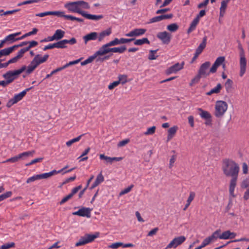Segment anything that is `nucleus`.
I'll return each instance as SVG.
<instances>
[{
    "label": "nucleus",
    "mask_w": 249,
    "mask_h": 249,
    "mask_svg": "<svg viewBox=\"0 0 249 249\" xmlns=\"http://www.w3.org/2000/svg\"><path fill=\"white\" fill-rule=\"evenodd\" d=\"M104 181V177L102 175V172H101L97 176L96 178L93 183V184L90 187V189H93L100 183L103 182Z\"/></svg>",
    "instance_id": "nucleus-25"
},
{
    "label": "nucleus",
    "mask_w": 249,
    "mask_h": 249,
    "mask_svg": "<svg viewBox=\"0 0 249 249\" xmlns=\"http://www.w3.org/2000/svg\"><path fill=\"white\" fill-rule=\"evenodd\" d=\"M158 230H159V229L158 228H155L152 229L148 232L147 236H152L154 235H155L157 233Z\"/></svg>",
    "instance_id": "nucleus-64"
},
{
    "label": "nucleus",
    "mask_w": 249,
    "mask_h": 249,
    "mask_svg": "<svg viewBox=\"0 0 249 249\" xmlns=\"http://www.w3.org/2000/svg\"><path fill=\"white\" fill-rule=\"evenodd\" d=\"M249 186V178L244 179L241 184V187L243 188H246Z\"/></svg>",
    "instance_id": "nucleus-57"
},
{
    "label": "nucleus",
    "mask_w": 249,
    "mask_h": 249,
    "mask_svg": "<svg viewBox=\"0 0 249 249\" xmlns=\"http://www.w3.org/2000/svg\"><path fill=\"white\" fill-rule=\"evenodd\" d=\"M129 142V139H125L122 141H120L118 144V146L119 147H122L124 146L125 144H127Z\"/></svg>",
    "instance_id": "nucleus-63"
},
{
    "label": "nucleus",
    "mask_w": 249,
    "mask_h": 249,
    "mask_svg": "<svg viewBox=\"0 0 249 249\" xmlns=\"http://www.w3.org/2000/svg\"><path fill=\"white\" fill-rule=\"evenodd\" d=\"M202 76H200L199 74H198L197 75H196L191 81V82L190 83V86L191 87L192 86H193L194 85L198 83L199 81H200V78Z\"/></svg>",
    "instance_id": "nucleus-46"
},
{
    "label": "nucleus",
    "mask_w": 249,
    "mask_h": 249,
    "mask_svg": "<svg viewBox=\"0 0 249 249\" xmlns=\"http://www.w3.org/2000/svg\"><path fill=\"white\" fill-rule=\"evenodd\" d=\"M42 179H45L43 173L41 174H39V175H35L29 178L26 180V183H30L31 182H34L36 180Z\"/></svg>",
    "instance_id": "nucleus-29"
},
{
    "label": "nucleus",
    "mask_w": 249,
    "mask_h": 249,
    "mask_svg": "<svg viewBox=\"0 0 249 249\" xmlns=\"http://www.w3.org/2000/svg\"><path fill=\"white\" fill-rule=\"evenodd\" d=\"M72 214L89 218L90 217V210L88 208L82 207L77 211L73 212Z\"/></svg>",
    "instance_id": "nucleus-12"
},
{
    "label": "nucleus",
    "mask_w": 249,
    "mask_h": 249,
    "mask_svg": "<svg viewBox=\"0 0 249 249\" xmlns=\"http://www.w3.org/2000/svg\"><path fill=\"white\" fill-rule=\"evenodd\" d=\"M84 135V134H82L76 138H73V139L67 142H66L67 146L69 147V146H71L73 143L79 142L80 140V139H81L82 137Z\"/></svg>",
    "instance_id": "nucleus-42"
},
{
    "label": "nucleus",
    "mask_w": 249,
    "mask_h": 249,
    "mask_svg": "<svg viewBox=\"0 0 249 249\" xmlns=\"http://www.w3.org/2000/svg\"><path fill=\"white\" fill-rule=\"evenodd\" d=\"M28 46H27L26 49L28 51L31 48L36 46L38 45V42L36 41L33 40L31 41H28Z\"/></svg>",
    "instance_id": "nucleus-52"
},
{
    "label": "nucleus",
    "mask_w": 249,
    "mask_h": 249,
    "mask_svg": "<svg viewBox=\"0 0 249 249\" xmlns=\"http://www.w3.org/2000/svg\"><path fill=\"white\" fill-rule=\"evenodd\" d=\"M100 54H102V53H101L100 50H98L92 55L90 56L89 57H88V58H87L84 61L82 62L81 63V65L82 66H84L89 63L92 62L94 59H95V57L97 56V55H100Z\"/></svg>",
    "instance_id": "nucleus-24"
},
{
    "label": "nucleus",
    "mask_w": 249,
    "mask_h": 249,
    "mask_svg": "<svg viewBox=\"0 0 249 249\" xmlns=\"http://www.w3.org/2000/svg\"><path fill=\"white\" fill-rule=\"evenodd\" d=\"M222 170L226 176L236 177L238 176L239 167L233 160L226 159L223 162Z\"/></svg>",
    "instance_id": "nucleus-3"
},
{
    "label": "nucleus",
    "mask_w": 249,
    "mask_h": 249,
    "mask_svg": "<svg viewBox=\"0 0 249 249\" xmlns=\"http://www.w3.org/2000/svg\"><path fill=\"white\" fill-rule=\"evenodd\" d=\"M222 89V85L221 84L218 83L217 84L216 87L211 89L209 91L206 93V95L208 96H210L213 94H218L220 93L221 90Z\"/></svg>",
    "instance_id": "nucleus-28"
},
{
    "label": "nucleus",
    "mask_w": 249,
    "mask_h": 249,
    "mask_svg": "<svg viewBox=\"0 0 249 249\" xmlns=\"http://www.w3.org/2000/svg\"><path fill=\"white\" fill-rule=\"evenodd\" d=\"M186 239V237L183 235L175 237L172 239V248H177L184 242Z\"/></svg>",
    "instance_id": "nucleus-16"
},
{
    "label": "nucleus",
    "mask_w": 249,
    "mask_h": 249,
    "mask_svg": "<svg viewBox=\"0 0 249 249\" xmlns=\"http://www.w3.org/2000/svg\"><path fill=\"white\" fill-rule=\"evenodd\" d=\"M146 31V30L145 29L137 28L126 34L125 36L129 37L139 36L144 34Z\"/></svg>",
    "instance_id": "nucleus-14"
},
{
    "label": "nucleus",
    "mask_w": 249,
    "mask_h": 249,
    "mask_svg": "<svg viewBox=\"0 0 249 249\" xmlns=\"http://www.w3.org/2000/svg\"><path fill=\"white\" fill-rule=\"evenodd\" d=\"M15 244L14 242L7 243L2 245L0 247V249H9L11 248H14Z\"/></svg>",
    "instance_id": "nucleus-47"
},
{
    "label": "nucleus",
    "mask_w": 249,
    "mask_h": 249,
    "mask_svg": "<svg viewBox=\"0 0 249 249\" xmlns=\"http://www.w3.org/2000/svg\"><path fill=\"white\" fill-rule=\"evenodd\" d=\"M82 188V185H79L74 188H73L71 190V192L70 194L71 196L72 197L74 195L77 193V192L81 189Z\"/></svg>",
    "instance_id": "nucleus-58"
},
{
    "label": "nucleus",
    "mask_w": 249,
    "mask_h": 249,
    "mask_svg": "<svg viewBox=\"0 0 249 249\" xmlns=\"http://www.w3.org/2000/svg\"><path fill=\"white\" fill-rule=\"evenodd\" d=\"M238 48L240 51L239 56H240V60H239V66H240V71H239V75L240 77H242L246 71V67H247V60L245 57V54L244 50L241 44V43L238 44Z\"/></svg>",
    "instance_id": "nucleus-6"
},
{
    "label": "nucleus",
    "mask_w": 249,
    "mask_h": 249,
    "mask_svg": "<svg viewBox=\"0 0 249 249\" xmlns=\"http://www.w3.org/2000/svg\"><path fill=\"white\" fill-rule=\"evenodd\" d=\"M220 231V230H216L214 232H213L211 235L204 239L202 242V244L204 247H205L206 246L210 245L212 243L215 242L218 238V234Z\"/></svg>",
    "instance_id": "nucleus-10"
},
{
    "label": "nucleus",
    "mask_w": 249,
    "mask_h": 249,
    "mask_svg": "<svg viewBox=\"0 0 249 249\" xmlns=\"http://www.w3.org/2000/svg\"><path fill=\"white\" fill-rule=\"evenodd\" d=\"M85 18L89 19V20H99L100 19H101L103 18V16L102 15H91L89 14H88L86 12L84 11L83 14H82V16Z\"/></svg>",
    "instance_id": "nucleus-23"
},
{
    "label": "nucleus",
    "mask_w": 249,
    "mask_h": 249,
    "mask_svg": "<svg viewBox=\"0 0 249 249\" xmlns=\"http://www.w3.org/2000/svg\"><path fill=\"white\" fill-rule=\"evenodd\" d=\"M21 34V32H17L16 33L10 34L6 36L3 40L4 41V43H6L7 42H10L11 43L14 42L17 40H19L18 37H16L18 36Z\"/></svg>",
    "instance_id": "nucleus-20"
},
{
    "label": "nucleus",
    "mask_w": 249,
    "mask_h": 249,
    "mask_svg": "<svg viewBox=\"0 0 249 249\" xmlns=\"http://www.w3.org/2000/svg\"><path fill=\"white\" fill-rule=\"evenodd\" d=\"M99 232H95L94 234H86L85 236L80 238L79 240L76 243L75 246L79 247L92 242L95 239L99 237Z\"/></svg>",
    "instance_id": "nucleus-7"
},
{
    "label": "nucleus",
    "mask_w": 249,
    "mask_h": 249,
    "mask_svg": "<svg viewBox=\"0 0 249 249\" xmlns=\"http://www.w3.org/2000/svg\"><path fill=\"white\" fill-rule=\"evenodd\" d=\"M118 81L120 84L124 85L127 82V76L125 74H120L118 76Z\"/></svg>",
    "instance_id": "nucleus-44"
},
{
    "label": "nucleus",
    "mask_w": 249,
    "mask_h": 249,
    "mask_svg": "<svg viewBox=\"0 0 249 249\" xmlns=\"http://www.w3.org/2000/svg\"><path fill=\"white\" fill-rule=\"evenodd\" d=\"M65 34V32L62 30H56L53 34L55 40H59L62 38L64 36Z\"/></svg>",
    "instance_id": "nucleus-33"
},
{
    "label": "nucleus",
    "mask_w": 249,
    "mask_h": 249,
    "mask_svg": "<svg viewBox=\"0 0 249 249\" xmlns=\"http://www.w3.org/2000/svg\"><path fill=\"white\" fill-rule=\"evenodd\" d=\"M195 196L196 194L195 192H191L189 194V196L187 199V202L191 204V202L194 200Z\"/></svg>",
    "instance_id": "nucleus-56"
},
{
    "label": "nucleus",
    "mask_w": 249,
    "mask_h": 249,
    "mask_svg": "<svg viewBox=\"0 0 249 249\" xmlns=\"http://www.w3.org/2000/svg\"><path fill=\"white\" fill-rule=\"evenodd\" d=\"M133 187H134V185L133 184H131V185H130L128 187L125 188L123 190L121 191L120 192V193H119V195L120 196H122L123 195H124L128 193L129 192H130L131 191V190H132V189Z\"/></svg>",
    "instance_id": "nucleus-49"
},
{
    "label": "nucleus",
    "mask_w": 249,
    "mask_h": 249,
    "mask_svg": "<svg viewBox=\"0 0 249 249\" xmlns=\"http://www.w3.org/2000/svg\"><path fill=\"white\" fill-rule=\"evenodd\" d=\"M32 88V87L23 90L22 91H21V92L17 94H15L12 98L10 99L7 102L6 104V107L8 108H10L14 104H17L18 102L21 101L23 99V98L25 96L27 92Z\"/></svg>",
    "instance_id": "nucleus-8"
},
{
    "label": "nucleus",
    "mask_w": 249,
    "mask_h": 249,
    "mask_svg": "<svg viewBox=\"0 0 249 249\" xmlns=\"http://www.w3.org/2000/svg\"><path fill=\"white\" fill-rule=\"evenodd\" d=\"M72 197L71 196L70 194H69L67 196H65L59 202L60 205H62L67 201H68Z\"/></svg>",
    "instance_id": "nucleus-61"
},
{
    "label": "nucleus",
    "mask_w": 249,
    "mask_h": 249,
    "mask_svg": "<svg viewBox=\"0 0 249 249\" xmlns=\"http://www.w3.org/2000/svg\"><path fill=\"white\" fill-rule=\"evenodd\" d=\"M156 126H153L151 127H149L147 128L146 131L144 132V134L145 135H152L155 133L156 131Z\"/></svg>",
    "instance_id": "nucleus-50"
},
{
    "label": "nucleus",
    "mask_w": 249,
    "mask_h": 249,
    "mask_svg": "<svg viewBox=\"0 0 249 249\" xmlns=\"http://www.w3.org/2000/svg\"><path fill=\"white\" fill-rule=\"evenodd\" d=\"M238 177H232L230 181V186H229V193L231 196L234 197V189L236 185V182Z\"/></svg>",
    "instance_id": "nucleus-21"
},
{
    "label": "nucleus",
    "mask_w": 249,
    "mask_h": 249,
    "mask_svg": "<svg viewBox=\"0 0 249 249\" xmlns=\"http://www.w3.org/2000/svg\"><path fill=\"white\" fill-rule=\"evenodd\" d=\"M98 33L97 32H91L83 36V39L85 43L90 40H95L98 37Z\"/></svg>",
    "instance_id": "nucleus-22"
},
{
    "label": "nucleus",
    "mask_w": 249,
    "mask_h": 249,
    "mask_svg": "<svg viewBox=\"0 0 249 249\" xmlns=\"http://www.w3.org/2000/svg\"><path fill=\"white\" fill-rule=\"evenodd\" d=\"M69 19L71 20H76L79 22H83L84 20L82 18H76L75 17L70 15V17H68Z\"/></svg>",
    "instance_id": "nucleus-62"
},
{
    "label": "nucleus",
    "mask_w": 249,
    "mask_h": 249,
    "mask_svg": "<svg viewBox=\"0 0 249 249\" xmlns=\"http://www.w3.org/2000/svg\"><path fill=\"white\" fill-rule=\"evenodd\" d=\"M157 51V50H150L149 51V54L148 55V58L149 60H155L158 57L157 55H155V54L156 53Z\"/></svg>",
    "instance_id": "nucleus-51"
},
{
    "label": "nucleus",
    "mask_w": 249,
    "mask_h": 249,
    "mask_svg": "<svg viewBox=\"0 0 249 249\" xmlns=\"http://www.w3.org/2000/svg\"><path fill=\"white\" fill-rule=\"evenodd\" d=\"M228 107V104L222 100H218L215 102L214 107V116L218 118L223 117Z\"/></svg>",
    "instance_id": "nucleus-4"
},
{
    "label": "nucleus",
    "mask_w": 249,
    "mask_h": 249,
    "mask_svg": "<svg viewBox=\"0 0 249 249\" xmlns=\"http://www.w3.org/2000/svg\"><path fill=\"white\" fill-rule=\"evenodd\" d=\"M49 57V55L48 54H45L43 56L37 54L35 56L32 61L38 66L40 64L45 63L48 60Z\"/></svg>",
    "instance_id": "nucleus-15"
},
{
    "label": "nucleus",
    "mask_w": 249,
    "mask_h": 249,
    "mask_svg": "<svg viewBox=\"0 0 249 249\" xmlns=\"http://www.w3.org/2000/svg\"><path fill=\"white\" fill-rule=\"evenodd\" d=\"M35 153V151H27L18 154L14 157L7 159L6 162H10L12 163H15L18 161L20 159H24L25 158L28 157L30 156H32Z\"/></svg>",
    "instance_id": "nucleus-9"
},
{
    "label": "nucleus",
    "mask_w": 249,
    "mask_h": 249,
    "mask_svg": "<svg viewBox=\"0 0 249 249\" xmlns=\"http://www.w3.org/2000/svg\"><path fill=\"white\" fill-rule=\"evenodd\" d=\"M67 41L65 39L62 40L54 43V48L58 49H64L67 48Z\"/></svg>",
    "instance_id": "nucleus-35"
},
{
    "label": "nucleus",
    "mask_w": 249,
    "mask_h": 249,
    "mask_svg": "<svg viewBox=\"0 0 249 249\" xmlns=\"http://www.w3.org/2000/svg\"><path fill=\"white\" fill-rule=\"evenodd\" d=\"M26 70V66H23L19 69L14 71H9L3 74V77L9 84L13 82L18 76Z\"/></svg>",
    "instance_id": "nucleus-5"
},
{
    "label": "nucleus",
    "mask_w": 249,
    "mask_h": 249,
    "mask_svg": "<svg viewBox=\"0 0 249 249\" xmlns=\"http://www.w3.org/2000/svg\"><path fill=\"white\" fill-rule=\"evenodd\" d=\"M134 44L135 45H142L143 44H149L150 43V41L148 40V39L147 38H143L142 39H139L135 40Z\"/></svg>",
    "instance_id": "nucleus-40"
},
{
    "label": "nucleus",
    "mask_w": 249,
    "mask_h": 249,
    "mask_svg": "<svg viewBox=\"0 0 249 249\" xmlns=\"http://www.w3.org/2000/svg\"><path fill=\"white\" fill-rule=\"evenodd\" d=\"M99 158L100 160H105L107 162L110 163H112L114 161H119L123 159L122 157H110L105 156L104 154H100Z\"/></svg>",
    "instance_id": "nucleus-19"
},
{
    "label": "nucleus",
    "mask_w": 249,
    "mask_h": 249,
    "mask_svg": "<svg viewBox=\"0 0 249 249\" xmlns=\"http://www.w3.org/2000/svg\"><path fill=\"white\" fill-rule=\"evenodd\" d=\"M235 233L231 232L230 231H227L223 232L222 234H218V238L220 239H228L234 238L236 236Z\"/></svg>",
    "instance_id": "nucleus-17"
},
{
    "label": "nucleus",
    "mask_w": 249,
    "mask_h": 249,
    "mask_svg": "<svg viewBox=\"0 0 249 249\" xmlns=\"http://www.w3.org/2000/svg\"><path fill=\"white\" fill-rule=\"evenodd\" d=\"M199 19H198V18H195L191 22L190 27L188 29L187 33L190 34L193 31H194L196 27V25L198 23Z\"/></svg>",
    "instance_id": "nucleus-32"
},
{
    "label": "nucleus",
    "mask_w": 249,
    "mask_h": 249,
    "mask_svg": "<svg viewBox=\"0 0 249 249\" xmlns=\"http://www.w3.org/2000/svg\"><path fill=\"white\" fill-rule=\"evenodd\" d=\"M210 65L211 63L209 61L205 62L202 64L199 68L198 74L203 77H206L209 75L210 72L208 71V70Z\"/></svg>",
    "instance_id": "nucleus-11"
},
{
    "label": "nucleus",
    "mask_w": 249,
    "mask_h": 249,
    "mask_svg": "<svg viewBox=\"0 0 249 249\" xmlns=\"http://www.w3.org/2000/svg\"><path fill=\"white\" fill-rule=\"evenodd\" d=\"M171 18V14L163 15L151 18L147 22L148 24H150L154 22H157L165 19H169Z\"/></svg>",
    "instance_id": "nucleus-18"
},
{
    "label": "nucleus",
    "mask_w": 249,
    "mask_h": 249,
    "mask_svg": "<svg viewBox=\"0 0 249 249\" xmlns=\"http://www.w3.org/2000/svg\"><path fill=\"white\" fill-rule=\"evenodd\" d=\"M122 245L123 243L122 242H116L112 243V244L109 245L108 247L113 249H116L120 247H122Z\"/></svg>",
    "instance_id": "nucleus-53"
},
{
    "label": "nucleus",
    "mask_w": 249,
    "mask_h": 249,
    "mask_svg": "<svg viewBox=\"0 0 249 249\" xmlns=\"http://www.w3.org/2000/svg\"><path fill=\"white\" fill-rule=\"evenodd\" d=\"M225 60L224 56H219L216 58L214 63L218 67L224 63Z\"/></svg>",
    "instance_id": "nucleus-48"
},
{
    "label": "nucleus",
    "mask_w": 249,
    "mask_h": 249,
    "mask_svg": "<svg viewBox=\"0 0 249 249\" xmlns=\"http://www.w3.org/2000/svg\"><path fill=\"white\" fill-rule=\"evenodd\" d=\"M64 7L69 12L77 13L81 16L85 10H89L90 7L88 2L83 0L67 2L64 4Z\"/></svg>",
    "instance_id": "nucleus-1"
},
{
    "label": "nucleus",
    "mask_w": 249,
    "mask_h": 249,
    "mask_svg": "<svg viewBox=\"0 0 249 249\" xmlns=\"http://www.w3.org/2000/svg\"><path fill=\"white\" fill-rule=\"evenodd\" d=\"M230 0H224L221 1V7L220 8V16H223L225 14V10L226 9L227 4L229 3Z\"/></svg>",
    "instance_id": "nucleus-31"
},
{
    "label": "nucleus",
    "mask_w": 249,
    "mask_h": 249,
    "mask_svg": "<svg viewBox=\"0 0 249 249\" xmlns=\"http://www.w3.org/2000/svg\"><path fill=\"white\" fill-rule=\"evenodd\" d=\"M28 43H29V42H28V41L22 42L21 43H20V44H19L18 45H15L12 47L7 48L6 49L7 50H8V51L10 50V51H9V54H10L15 50V48L27 45L28 44Z\"/></svg>",
    "instance_id": "nucleus-36"
},
{
    "label": "nucleus",
    "mask_w": 249,
    "mask_h": 249,
    "mask_svg": "<svg viewBox=\"0 0 249 249\" xmlns=\"http://www.w3.org/2000/svg\"><path fill=\"white\" fill-rule=\"evenodd\" d=\"M27 50L26 49V48H23L22 49H21L20 51H19L18 53V54L17 55H16L19 59H20V58H21L24 53H26V52H27Z\"/></svg>",
    "instance_id": "nucleus-54"
},
{
    "label": "nucleus",
    "mask_w": 249,
    "mask_h": 249,
    "mask_svg": "<svg viewBox=\"0 0 249 249\" xmlns=\"http://www.w3.org/2000/svg\"><path fill=\"white\" fill-rule=\"evenodd\" d=\"M112 33L111 28H108L107 29L104 30L99 34L98 36V41L101 42L106 36H109Z\"/></svg>",
    "instance_id": "nucleus-26"
},
{
    "label": "nucleus",
    "mask_w": 249,
    "mask_h": 249,
    "mask_svg": "<svg viewBox=\"0 0 249 249\" xmlns=\"http://www.w3.org/2000/svg\"><path fill=\"white\" fill-rule=\"evenodd\" d=\"M37 67V66L32 61L27 68H26V73L28 74L31 73Z\"/></svg>",
    "instance_id": "nucleus-38"
},
{
    "label": "nucleus",
    "mask_w": 249,
    "mask_h": 249,
    "mask_svg": "<svg viewBox=\"0 0 249 249\" xmlns=\"http://www.w3.org/2000/svg\"><path fill=\"white\" fill-rule=\"evenodd\" d=\"M198 111H199V115L201 118L205 120L212 118V115L208 111L204 110L201 108H198Z\"/></svg>",
    "instance_id": "nucleus-30"
},
{
    "label": "nucleus",
    "mask_w": 249,
    "mask_h": 249,
    "mask_svg": "<svg viewBox=\"0 0 249 249\" xmlns=\"http://www.w3.org/2000/svg\"><path fill=\"white\" fill-rule=\"evenodd\" d=\"M119 44H121L120 38H115L113 40L103 45L99 50L103 54H107L110 53H123L126 50L125 46H122L119 47H110Z\"/></svg>",
    "instance_id": "nucleus-2"
},
{
    "label": "nucleus",
    "mask_w": 249,
    "mask_h": 249,
    "mask_svg": "<svg viewBox=\"0 0 249 249\" xmlns=\"http://www.w3.org/2000/svg\"><path fill=\"white\" fill-rule=\"evenodd\" d=\"M119 84H120V83H119L118 80V81H114L113 82L110 83L108 85V88L110 90L113 89L114 88H115L118 85H119Z\"/></svg>",
    "instance_id": "nucleus-55"
},
{
    "label": "nucleus",
    "mask_w": 249,
    "mask_h": 249,
    "mask_svg": "<svg viewBox=\"0 0 249 249\" xmlns=\"http://www.w3.org/2000/svg\"><path fill=\"white\" fill-rule=\"evenodd\" d=\"M184 65V62L177 63L172 66V72H176L183 69Z\"/></svg>",
    "instance_id": "nucleus-34"
},
{
    "label": "nucleus",
    "mask_w": 249,
    "mask_h": 249,
    "mask_svg": "<svg viewBox=\"0 0 249 249\" xmlns=\"http://www.w3.org/2000/svg\"><path fill=\"white\" fill-rule=\"evenodd\" d=\"M12 195V192L11 191H8L6 193L0 195V202L6 199V198L10 197Z\"/></svg>",
    "instance_id": "nucleus-45"
},
{
    "label": "nucleus",
    "mask_w": 249,
    "mask_h": 249,
    "mask_svg": "<svg viewBox=\"0 0 249 249\" xmlns=\"http://www.w3.org/2000/svg\"><path fill=\"white\" fill-rule=\"evenodd\" d=\"M51 15L56 16L59 17H64L67 19H69L68 17H70V15H65L64 12L63 11H51Z\"/></svg>",
    "instance_id": "nucleus-37"
},
{
    "label": "nucleus",
    "mask_w": 249,
    "mask_h": 249,
    "mask_svg": "<svg viewBox=\"0 0 249 249\" xmlns=\"http://www.w3.org/2000/svg\"><path fill=\"white\" fill-rule=\"evenodd\" d=\"M63 171V169H61L60 170H58V171H56L55 170H53L49 173H43V175H44V178L45 179V178H48L51 177H52V176H53L56 174H58V173H60L62 171Z\"/></svg>",
    "instance_id": "nucleus-41"
},
{
    "label": "nucleus",
    "mask_w": 249,
    "mask_h": 249,
    "mask_svg": "<svg viewBox=\"0 0 249 249\" xmlns=\"http://www.w3.org/2000/svg\"><path fill=\"white\" fill-rule=\"evenodd\" d=\"M157 36L163 44H168L170 41V35L167 32H160L157 34Z\"/></svg>",
    "instance_id": "nucleus-13"
},
{
    "label": "nucleus",
    "mask_w": 249,
    "mask_h": 249,
    "mask_svg": "<svg viewBox=\"0 0 249 249\" xmlns=\"http://www.w3.org/2000/svg\"><path fill=\"white\" fill-rule=\"evenodd\" d=\"M134 40H135V38H120L121 44L127 43L131 42Z\"/></svg>",
    "instance_id": "nucleus-59"
},
{
    "label": "nucleus",
    "mask_w": 249,
    "mask_h": 249,
    "mask_svg": "<svg viewBox=\"0 0 249 249\" xmlns=\"http://www.w3.org/2000/svg\"><path fill=\"white\" fill-rule=\"evenodd\" d=\"M232 84L233 82L230 79H227L226 81L224 86L227 92H230L231 90Z\"/></svg>",
    "instance_id": "nucleus-39"
},
{
    "label": "nucleus",
    "mask_w": 249,
    "mask_h": 249,
    "mask_svg": "<svg viewBox=\"0 0 249 249\" xmlns=\"http://www.w3.org/2000/svg\"><path fill=\"white\" fill-rule=\"evenodd\" d=\"M207 40V37L205 36L203 38L202 42L199 44L196 50V52H197V54H200L202 52L204 49L206 47Z\"/></svg>",
    "instance_id": "nucleus-27"
},
{
    "label": "nucleus",
    "mask_w": 249,
    "mask_h": 249,
    "mask_svg": "<svg viewBox=\"0 0 249 249\" xmlns=\"http://www.w3.org/2000/svg\"><path fill=\"white\" fill-rule=\"evenodd\" d=\"M51 15V11H47L43 13H40L36 14V16L38 17H44L46 16H49Z\"/></svg>",
    "instance_id": "nucleus-60"
},
{
    "label": "nucleus",
    "mask_w": 249,
    "mask_h": 249,
    "mask_svg": "<svg viewBox=\"0 0 249 249\" xmlns=\"http://www.w3.org/2000/svg\"><path fill=\"white\" fill-rule=\"evenodd\" d=\"M105 54L97 55V56L95 57L96 61L97 62H102L105 60H108L109 58V55H106L103 57V56Z\"/></svg>",
    "instance_id": "nucleus-43"
}]
</instances>
